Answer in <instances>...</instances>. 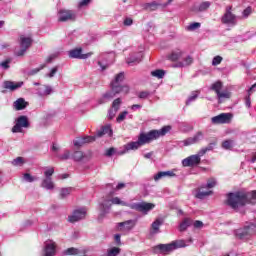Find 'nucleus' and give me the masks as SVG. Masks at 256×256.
Wrapping results in <instances>:
<instances>
[{
  "instance_id": "1",
  "label": "nucleus",
  "mask_w": 256,
  "mask_h": 256,
  "mask_svg": "<svg viewBox=\"0 0 256 256\" xmlns=\"http://www.w3.org/2000/svg\"><path fill=\"white\" fill-rule=\"evenodd\" d=\"M171 131V126H164L160 130H152L148 133H142L139 135L138 140L135 142H129L124 145L123 150L118 151V155H125L129 151H137L142 145H147L159 137H165Z\"/></svg>"
},
{
  "instance_id": "2",
  "label": "nucleus",
  "mask_w": 256,
  "mask_h": 256,
  "mask_svg": "<svg viewBox=\"0 0 256 256\" xmlns=\"http://www.w3.org/2000/svg\"><path fill=\"white\" fill-rule=\"evenodd\" d=\"M256 205V190L251 192L238 191L227 195L226 205L237 211L239 207H245L248 204Z\"/></svg>"
},
{
  "instance_id": "3",
  "label": "nucleus",
  "mask_w": 256,
  "mask_h": 256,
  "mask_svg": "<svg viewBox=\"0 0 256 256\" xmlns=\"http://www.w3.org/2000/svg\"><path fill=\"white\" fill-rule=\"evenodd\" d=\"M112 205H122L123 207H129V203L121 200L119 197L111 198V196H108L106 198H102V200L99 202L98 209V220L103 221L105 219V215L109 214V211H111Z\"/></svg>"
},
{
  "instance_id": "4",
  "label": "nucleus",
  "mask_w": 256,
  "mask_h": 256,
  "mask_svg": "<svg viewBox=\"0 0 256 256\" xmlns=\"http://www.w3.org/2000/svg\"><path fill=\"white\" fill-rule=\"evenodd\" d=\"M256 233V224L253 222H247L244 227L239 228L235 231L237 239L241 241H249Z\"/></svg>"
},
{
  "instance_id": "5",
  "label": "nucleus",
  "mask_w": 256,
  "mask_h": 256,
  "mask_svg": "<svg viewBox=\"0 0 256 256\" xmlns=\"http://www.w3.org/2000/svg\"><path fill=\"white\" fill-rule=\"evenodd\" d=\"M181 247H187L184 240H177L169 244H159L154 247L155 253H171L175 249H181Z\"/></svg>"
},
{
  "instance_id": "6",
  "label": "nucleus",
  "mask_w": 256,
  "mask_h": 256,
  "mask_svg": "<svg viewBox=\"0 0 256 256\" xmlns=\"http://www.w3.org/2000/svg\"><path fill=\"white\" fill-rule=\"evenodd\" d=\"M239 17L233 13V6H226L225 12L221 17V23L223 25H229L230 27H235Z\"/></svg>"
},
{
  "instance_id": "7",
  "label": "nucleus",
  "mask_w": 256,
  "mask_h": 256,
  "mask_svg": "<svg viewBox=\"0 0 256 256\" xmlns=\"http://www.w3.org/2000/svg\"><path fill=\"white\" fill-rule=\"evenodd\" d=\"M129 209H133L134 211H138L143 215H148L149 211H153L155 204L149 202H138V203H131Z\"/></svg>"
},
{
  "instance_id": "8",
  "label": "nucleus",
  "mask_w": 256,
  "mask_h": 256,
  "mask_svg": "<svg viewBox=\"0 0 256 256\" xmlns=\"http://www.w3.org/2000/svg\"><path fill=\"white\" fill-rule=\"evenodd\" d=\"M57 19L59 23H67V21H75V19H77V12L73 10L60 9L57 12Z\"/></svg>"
},
{
  "instance_id": "9",
  "label": "nucleus",
  "mask_w": 256,
  "mask_h": 256,
  "mask_svg": "<svg viewBox=\"0 0 256 256\" xmlns=\"http://www.w3.org/2000/svg\"><path fill=\"white\" fill-rule=\"evenodd\" d=\"M29 118L27 116H20L16 120V124L12 128V133H22L23 128L27 129L30 127Z\"/></svg>"
},
{
  "instance_id": "10",
  "label": "nucleus",
  "mask_w": 256,
  "mask_h": 256,
  "mask_svg": "<svg viewBox=\"0 0 256 256\" xmlns=\"http://www.w3.org/2000/svg\"><path fill=\"white\" fill-rule=\"evenodd\" d=\"M233 119V114L231 113H221L217 116L211 118L212 125H225L231 122Z\"/></svg>"
},
{
  "instance_id": "11",
  "label": "nucleus",
  "mask_w": 256,
  "mask_h": 256,
  "mask_svg": "<svg viewBox=\"0 0 256 256\" xmlns=\"http://www.w3.org/2000/svg\"><path fill=\"white\" fill-rule=\"evenodd\" d=\"M205 139V133L203 131L196 132L192 137H189L183 140L184 147H189L190 145H197V143H201Z\"/></svg>"
},
{
  "instance_id": "12",
  "label": "nucleus",
  "mask_w": 256,
  "mask_h": 256,
  "mask_svg": "<svg viewBox=\"0 0 256 256\" xmlns=\"http://www.w3.org/2000/svg\"><path fill=\"white\" fill-rule=\"evenodd\" d=\"M87 217V208H79L73 211L72 215L68 217L70 223H77Z\"/></svg>"
},
{
  "instance_id": "13",
  "label": "nucleus",
  "mask_w": 256,
  "mask_h": 256,
  "mask_svg": "<svg viewBox=\"0 0 256 256\" xmlns=\"http://www.w3.org/2000/svg\"><path fill=\"white\" fill-rule=\"evenodd\" d=\"M32 40L30 37L20 36V47L19 51L15 52L17 57H23L28 47H31Z\"/></svg>"
},
{
  "instance_id": "14",
  "label": "nucleus",
  "mask_w": 256,
  "mask_h": 256,
  "mask_svg": "<svg viewBox=\"0 0 256 256\" xmlns=\"http://www.w3.org/2000/svg\"><path fill=\"white\" fill-rule=\"evenodd\" d=\"M93 55V52L83 54V48H74L68 51V56L70 59H89Z\"/></svg>"
},
{
  "instance_id": "15",
  "label": "nucleus",
  "mask_w": 256,
  "mask_h": 256,
  "mask_svg": "<svg viewBox=\"0 0 256 256\" xmlns=\"http://www.w3.org/2000/svg\"><path fill=\"white\" fill-rule=\"evenodd\" d=\"M201 164V158L195 155L188 156L187 158L182 160V165L184 167H197V165Z\"/></svg>"
},
{
  "instance_id": "16",
  "label": "nucleus",
  "mask_w": 256,
  "mask_h": 256,
  "mask_svg": "<svg viewBox=\"0 0 256 256\" xmlns=\"http://www.w3.org/2000/svg\"><path fill=\"white\" fill-rule=\"evenodd\" d=\"M53 93V87L49 85H39L38 88L36 89V95L38 97H42L45 99V97H49Z\"/></svg>"
},
{
  "instance_id": "17",
  "label": "nucleus",
  "mask_w": 256,
  "mask_h": 256,
  "mask_svg": "<svg viewBox=\"0 0 256 256\" xmlns=\"http://www.w3.org/2000/svg\"><path fill=\"white\" fill-rule=\"evenodd\" d=\"M209 195H213V191L209 190L205 184H203L196 190L195 197L196 199H205V197H209Z\"/></svg>"
},
{
  "instance_id": "18",
  "label": "nucleus",
  "mask_w": 256,
  "mask_h": 256,
  "mask_svg": "<svg viewBox=\"0 0 256 256\" xmlns=\"http://www.w3.org/2000/svg\"><path fill=\"white\" fill-rule=\"evenodd\" d=\"M143 59V52H138L135 54H131L127 60L126 63H128L131 67H133V65H138V63H141Z\"/></svg>"
},
{
  "instance_id": "19",
  "label": "nucleus",
  "mask_w": 256,
  "mask_h": 256,
  "mask_svg": "<svg viewBox=\"0 0 256 256\" xmlns=\"http://www.w3.org/2000/svg\"><path fill=\"white\" fill-rule=\"evenodd\" d=\"M171 178L176 177V174L174 171L168 170V171H160L157 174L154 175L153 179L154 181H161V179L165 178Z\"/></svg>"
},
{
  "instance_id": "20",
  "label": "nucleus",
  "mask_w": 256,
  "mask_h": 256,
  "mask_svg": "<svg viewBox=\"0 0 256 256\" xmlns=\"http://www.w3.org/2000/svg\"><path fill=\"white\" fill-rule=\"evenodd\" d=\"M111 89L114 95H119V93H124V95H127V93H129V86L127 85L121 86V84H114L111 85Z\"/></svg>"
},
{
  "instance_id": "21",
  "label": "nucleus",
  "mask_w": 256,
  "mask_h": 256,
  "mask_svg": "<svg viewBox=\"0 0 256 256\" xmlns=\"http://www.w3.org/2000/svg\"><path fill=\"white\" fill-rule=\"evenodd\" d=\"M135 227V220H128L118 223V231H131Z\"/></svg>"
},
{
  "instance_id": "22",
  "label": "nucleus",
  "mask_w": 256,
  "mask_h": 256,
  "mask_svg": "<svg viewBox=\"0 0 256 256\" xmlns=\"http://www.w3.org/2000/svg\"><path fill=\"white\" fill-rule=\"evenodd\" d=\"M40 187L46 191H53L55 189V182H53V178H44L42 179Z\"/></svg>"
},
{
  "instance_id": "23",
  "label": "nucleus",
  "mask_w": 256,
  "mask_h": 256,
  "mask_svg": "<svg viewBox=\"0 0 256 256\" xmlns=\"http://www.w3.org/2000/svg\"><path fill=\"white\" fill-rule=\"evenodd\" d=\"M103 135H108L111 137L113 135V129H111V124L103 126L100 130L96 132V137L101 138Z\"/></svg>"
},
{
  "instance_id": "24",
  "label": "nucleus",
  "mask_w": 256,
  "mask_h": 256,
  "mask_svg": "<svg viewBox=\"0 0 256 256\" xmlns=\"http://www.w3.org/2000/svg\"><path fill=\"white\" fill-rule=\"evenodd\" d=\"M114 97H115V93L111 89L102 95V97L98 100V103H99V105L109 103V101L113 100Z\"/></svg>"
},
{
  "instance_id": "25",
  "label": "nucleus",
  "mask_w": 256,
  "mask_h": 256,
  "mask_svg": "<svg viewBox=\"0 0 256 256\" xmlns=\"http://www.w3.org/2000/svg\"><path fill=\"white\" fill-rule=\"evenodd\" d=\"M23 87V82H13V81H5L4 89H9V91H17V89H21Z\"/></svg>"
},
{
  "instance_id": "26",
  "label": "nucleus",
  "mask_w": 256,
  "mask_h": 256,
  "mask_svg": "<svg viewBox=\"0 0 256 256\" xmlns=\"http://www.w3.org/2000/svg\"><path fill=\"white\" fill-rule=\"evenodd\" d=\"M29 105L23 98H19L14 102V109L16 111H23Z\"/></svg>"
},
{
  "instance_id": "27",
  "label": "nucleus",
  "mask_w": 256,
  "mask_h": 256,
  "mask_svg": "<svg viewBox=\"0 0 256 256\" xmlns=\"http://www.w3.org/2000/svg\"><path fill=\"white\" fill-rule=\"evenodd\" d=\"M193 225V220L191 218H185L179 225V231L183 233V231H187L188 227H191Z\"/></svg>"
},
{
  "instance_id": "28",
  "label": "nucleus",
  "mask_w": 256,
  "mask_h": 256,
  "mask_svg": "<svg viewBox=\"0 0 256 256\" xmlns=\"http://www.w3.org/2000/svg\"><path fill=\"white\" fill-rule=\"evenodd\" d=\"M163 225V220L161 218H157L151 225V234L156 235V233H159V227Z\"/></svg>"
},
{
  "instance_id": "29",
  "label": "nucleus",
  "mask_w": 256,
  "mask_h": 256,
  "mask_svg": "<svg viewBox=\"0 0 256 256\" xmlns=\"http://www.w3.org/2000/svg\"><path fill=\"white\" fill-rule=\"evenodd\" d=\"M181 57H183V51L176 49L172 51V53L168 56V59H170V61H177L181 59Z\"/></svg>"
},
{
  "instance_id": "30",
  "label": "nucleus",
  "mask_w": 256,
  "mask_h": 256,
  "mask_svg": "<svg viewBox=\"0 0 256 256\" xmlns=\"http://www.w3.org/2000/svg\"><path fill=\"white\" fill-rule=\"evenodd\" d=\"M192 63L193 58L191 56H187L182 62L176 63L173 67H189Z\"/></svg>"
},
{
  "instance_id": "31",
  "label": "nucleus",
  "mask_w": 256,
  "mask_h": 256,
  "mask_svg": "<svg viewBox=\"0 0 256 256\" xmlns=\"http://www.w3.org/2000/svg\"><path fill=\"white\" fill-rule=\"evenodd\" d=\"M124 80H125V73L120 72L115 76L114 80L111 82V85H121V83H123Z\"/></svg>"
},
{
  "instance_id": "32",
  "label": "nucleus",
  "mask_w": 256,
  "mask_h": 256,
  "mask_svg": "<svg viewBox=\"0 0 256 256\" xmlns=\"http://www.w3.org/2000/svg\"><path fill=\"white\" fill-rule=\"evenodd\" d=\"M73 192V187L61 188L60 197L61 199H65V197H69Z\"/></svg>"
},
{
  "instance_id": "33",
  "label": "nucleus",
  "mask_w": 256,
  "mask_h": 256,
  "mask_svg": "<svg viewBox=\"0 0 256 256\" xmlns=\"http://www.w3.org/2000/svg\"><path fill=\"white\" fill-rule=\"evenodd\" d=\"M211 91H215L216 95L223 89V82L221 81H216L213 83L210 87Z\"/></svg>"
},
{
  "instance_id": "34",
  "label": "nucleus",
  "mask_w": 256,
  "mask_h": 256,
  "mask_svg": "<svg viewBox=\"0 0 256 256\" xmlns=\"http://www.w3.org/2000/svg\"><path fill=\"white\" fill-rule=\"evenodd\" d=\"M121 105H123V100L121 98H116L111 105V109L114 111H119L121 109Z\"/></svg>"
},
{
  "instance_id": "35",
  "label": "nucleus",
  "mask_w": 256,
  "mask_h": 256,
  "mask_svg": "<svg viewBox=\"0 0 256 256\" xmlns=\"http://www.w3.org/2000/svg\"><path fill=\"white\" fill-rule=\"evenodd\" d=\"M199 91H193L191 95L186 100V105H191L194 101H197V97H199Z\"/></svg>"
},
{
  "instance_id": "36",
  "label": "nucleus",
  "mask_w": 256,
  "mask_h": 256,
  "mask_svg": "<svg viewBox=\"0 0 256 256\" xmlns=\"http://www.w3.org/2000/svg\"><path fill=\"white\" fill-rule=\"evenodd\" d=\"M11 163L14 167H23V165H25V158L19 156L16 159L12 160Z\"/></svg>"
},
{
  "instance_id": "37",
  "label": "nucleus",
  "mask_w": 256,
  "mask_h": 256,
  "mask_svg": "<svg viewBox=\"0 0 256 256\" xmlns=\"http://www.w3.org/2000/svg\"><path fill=\"white\" fill-rule=\"evenodd\" d=\"M210 7H211V2L205 1L198 6L197 11H199L200 13H203V11H207V9H209Z\"/></svg>"
},
{
  "instance_id": "38",
  "label": "nucleus",
  "mask_w": 256,
  "mask_h": 256,
  "mask_svg": "<svg viewBox=\"0 0 256 256\" xmlns=\"http://www.w3.org/2000/svg\"><path fill=\"white\" fill-rule=\"evenodd\" d=\"M217 97H218V101L219 103H221V100L222 99H229V97H231V93H229V91L227 90H224V91H220L218 94H217Z\"/></svg>"
},
{
  "instance_id": "39",
  "label": "nucleus",
  "mask_w": 256,
  "mask_h": 256,
  "mask_svg": "<svg viewBox=\"0 0 256 256\" xmlns=\"http://www.w3.org/2000/svg\"><path fill=\"white\" fill-rule=\"evenodd\" d=\"M53 173H55V168L53 167L44 168L45 179H51V177H53Z\"/></svg>"
},
{
  "instance_id": "40",
  "label": "nucleus",
  "mask_w": 256,
  "mask_h": 256,
  "mask_svg": "<svg viewBox=\"0 0 256 256\" xmlns=\"http://www.w3.org/2000/svg\"><path fill=\"white\" fill-rule=\"evenodd\" d=\"M79 253H81L79 249L71 247L64 250L63 255H79Z\"/></svg>"
},
{
  "instance_id": "41",
  "label": "nucleus",
  "mask_w": 256,
  "mask_h": 256,
  "mask_svg": "<svg viewBox=\"0 0 256 256\" xmlns=\"http://www.w3.org/2000/svg\"><path fill=\"white\" fill-rule=\"evenodd\" d=\"M152 77H157V79H163L165 77V71L157 69L151 72Z\"/></svg>"
},
{
  "instance_id": "42",
  "label": "nucleus",
  "mask_w": 256,
  "mask_h": 256,
  "mask_svg": "<svg viewBox=\"0 0 256 256\" xmlns=\"http://www.w3.org/2000/svg\"><path fill=\"white\" fill-rule=\"evenodd\" d=\"M208 189H213L214 187H217V179L215 178H209L207 180V183L204 184Z\"/></svg>"
},
{
  "instance_id": "43",
  "label": "nucleus",
  "mask_w": 256,
  "mask_h": 256,
  "mask_svg": "<svg viewBox=\"0 0 256 256\" xmlns=\"http://www.w3.org/2000/svg\"><path fill=\"white\" fill-rule=\"evenodd\" d=\"M84 157L85 155L83 154L82 151H76L72 155V159H74V161H83Z\"/></svg>"
},
{
  "instance_id": "44",
  "label": "nucleus",
  "mask_w": 256,
  "mask_h": 256,
  "mask_svg": "<svg viewBox=\"0 0 256 256\" xmlns=\"http://www.w3.org/2000/svg\"><path fill=\"white\" fill-rule=\"evenodd\" d=\"M57 157L60 161H67L68 159H71V152L69 150H65L63 154L57 155Z\"/></svg>"
},
{
  "instance_id": "45",
  "label": "nucleus",
  "mask_w": 256,
  "mask_h": 256,
  "mask_svg": "<svg viewBox=\"0 0 256 256\" xmlns=\"http://www.w3.org/2000/svg\"><path fill=\"white\" fill-rule=\"evenodd\" d=\"M57 71H59V66L51 68L50 72L45 74V77H47L48 79H53V77L57 75Z\"/></svg>"
},
{
  "instance_id": "46",
  "label": "nucleus",
  "mask_w": 256,
  "mask_h": 256,
  "mask_svg": "<svg viewBox=\"0 0 256 256\" xmlns=\"http://www.w3.org/2000/svg\"><path fill=\"white\" fill-rule=\"evenodd\" d=\"M119 151H117L115 148H109L105 151V157H113V155H119Z\"/></svg>"
},
{
  "instance_id": "47",
  "label": "nucleus",
  "mask_w": 256,
  "mask_h": 256,
  "mask_svg": "<svg viewBox=\"0 0 256 256\" xmlns=\"http://www.w3.org/2000/svg\"><path fill=\"white\" fill-rule=\"evenodd\" d=\"M222 149H233V140H225L224 142H222Z\"/></svg>"
},
{
  "instance_id": "48",
  "label": "nucleus",
  "mask_w": 256,
  "mask_h": 256,
  "mask_svg": "<svg viewBox=\"0 0 256 256\" xmlns=\"http://www.w3.org/2000/svg\"><path fill=\"white\" fill-rule=\"evenodd\" d=\"M201 27V23L199 22H193L190 25L186 27L187 31H195V29H199Z\"/></svg>"
},
{
  "instance_id": "49",
  "label": "nucleus",
  "mask_w": 256,
  "mask_h": 256,
  "mask_svg": "<svg viewBox=\"0 0 256 256\" xmlns=\"http://www.w3.org/2000/svg\"><path fill=\"white\" fill-rule=\"evenodd\" d=\"M82 139L84 140V145L86 143H93L97 139V134L95 136H83Z\"/></svg>"
},
{
  "instance_id": "50",
  "label": "nucleus",
  "mask_w": 256,
  "mask_h": 256,
  "mask_svg": "<svg viewBox=\"0 0 256 256\" xmlns=\"http://www.w3.org/2000/svg\"><path fill=\"white\" fill-rule=\"evenodd\" d=\"M251 13H253V9L250 6H248L242 12V19H247L249 17V15H251Z\"/></svg>"
},
{
  "instance_id": "51",
  "label": "nucleus",
  "mask_w": 256,
  "mask_h": 256,
  "mask_svg": "<svg viewBox=\"0 0 256 256\" xmlns=\"http://www.w3.org/2000/svg\"><path fill=\"white\" fill-rule=\"evenodd\" d=\"M74 147H83L85 145V140L83 137H78L76 140L73 141Z\"/></svg>"
},
{
  "instance_id": "52",
  "label": "nucleus",
  "mask_w": 256,
  "mask_h": 256,
  "mask_svg": "<svg viewBox=\"0 0 256 256\" xmlns=\"http://www.w3.org/2000/svg\"><path fill=\"white\" fill-rule=\"evenodd\" d=\"M127 115H129V112L127 111L121 112L116 118L117 123H122V121H125V117H127Z\"/></svg>"
},
{
  "instance_id": "53",
  "label": "nucleus",
  "mask_w": 256,
  "mask_h": 256,
  "mask_svg": "<svg viewBox=\"0 0 256 256\" xmlns=\"http://www.w3.org/2000/svg\"><path fill=\"white\" fill-rule=\"evenodd\" d=\"M192 225L194 227V229H203L204 225L203 222L201 220H196V221H192Z\"/></svg>"
},
{
  "instance_id": "54",
  "label": "nucleus",
  "mask_w": 256,
  "mask_h": 256,
  "mask_svg": "<svg viewBox=\"0 0 256 256\" xmlns=\"http://www.w3.org/2000/svg\"><path fill=\"white\" fill-rule=\"evenodd\" d=\"M221 61H223V57L215 56L212 60V65L215 67L217 65H221Z\"/></svg>"
},
{
  "instance_id": "55",
  "label": "nucleus",
  "mask_w": 256,
  "mask_h": 256,
  "mask_svg": "<svg viewBox=\"0 0 256 256\" xmlns=\"http://www.w3.org/2000/svg\"><path fill=\"white\" fill-rule=\"evenodd\" d=\"M118 111L113 109V108H110L108 110V119H115V115H117Z\"/></svg>"
},
{
  "instance_id": "56",
  "label": "nucleus",
  "mask_w": 256,
  "mask_h": 256,
  "mask_svg": "<svg viewBox=\"0 0 256 256\" xmlns=\"http://www.w3.org/2000/svg\"><path fill=\"white\" fill-rule=\"evenodd\" d=\"M23 181H26L27 183H33V176L29 173H24Z\"/></svg>"
},
{
  "instance_id": "57",
  "label": "nucleus",
  "mask_w": 256,
  "mask_h": 256,
  "mask_svg": "<svg viewBox=\"0 0 256 256\" xmlns=\"http://www.w3.org/2000/svg\"><path fill=\"white\" fill-rule=\"evenodd\" d=\"M149 95H151L150 92L142 91V92L139 93L138 97H139V99H147V97H149Z\"/></svg>"
},
{
  "instance_id": "58",
  "label": "nucleus",
  "mask_w": 256,
  "mask_h": 256,
  "mask_svg": "<svg viewBox=\"0 0 256 256\" xmlns=\"http://www.w3.org/2000/svg\"><path fill=\"white\" fill-rule=\"evenodd\" d=\"M9 63H11V60H9V59H7V60H5V61H3V62H1V67H3V69H9Z\"/></svg>"
},
{
  "instance_id": "59",
  "label": "nucleus",
  "mask_w": 256,
  "mask_h": 256,
  "mask_svg": "<svg viewBox=\"0 0 256 256\" xmlns=\"http://www.w3.org/2000/svg\"><path fill=\"white\" fill-rule=\"evenodd\" d=\"M91 3V0H82L79 2L78 7H87Z\"/></svg>"
},
{
  "instance_id": "60",
  "label": "nucleus",
  "mask_w": 256,
  "mask_h": 256,
  "mask_svg": "<svg viewBox=\"0 0 256 256\" xmlns=\"http://www.w3.org/2000/svg\"><path fill=\"white\" fill-rule=\"evenodd\" d=\"M205 153H207V149H206V148H202V149L196 154V157H198L199 159H201V157H203V155H205Z\"/></svg>"
},
{
  "instance_id": "61",
  "label": "nucleus",
  "mask_w": 256,
  "mask_h": 256,
  "mask_svg": "<svg viewBox=\"0 0 256 256\" xmlns=\"http://www.w3.org/2000/svg\"><path fill=\"white\" fill-rule=\"evenodd\" d=\"M245 105H246V107H248V109L251 108V95H249V94L245 98Z\"/></svg>"
},
{
  "instance_id": "62",
  "label": "nucleus",
  "mask_w": 256,
  "mask_h": 256,
  "mask_svg": "<svg viewBox=\"0 0 256 256\" xmlns=\"http://www.w3.org/2000/svg\"><path fill=\"white\" fill-rule=\"evenodd\" d=\"M215 145H217V142H211L207 147H205L206 151H213Z\"/></svg>"
},
{
  "instance_id": "63",
  "label": "nucleus",
  "mask_w": 256,
  "mask_h": 256,
  "mask_svg": "<svg viewBox=\"0 0 256 256\" xmlns=\"http://www.w3.org/2000/svg\"><path fill=\"white\" fill-rule=\"evenodd\" d=\"M124 25H125L126 27H130V25H133V19H131V18H125V20H124Z\"/></svg>"
},
{
  "instance_id": "64",
  "label": "nucleus",
  "mask_w": 256,
  "mask_h": 256,
  "mask_svg": "<svg viewBox=\"0 0 256 256\" xmlns=\"http://www.w3.org/2000/svg\"><path fill=\"white\" fill-rule=\"evenodd\" d=\"M114 239L117 245H121V234H115Z\"/></svg>"
}]
</instances>
